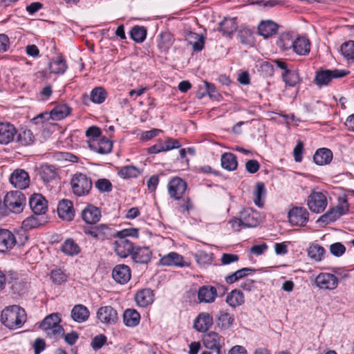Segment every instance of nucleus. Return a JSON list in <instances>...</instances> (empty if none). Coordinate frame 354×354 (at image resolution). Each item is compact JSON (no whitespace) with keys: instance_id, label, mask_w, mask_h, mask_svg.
Listing matches in <instances>:
<instances>
[{"instance_id":"nucleus-55","label":"nucleus","mask_w":354,"mask_h":354,"mask_svg":"<svg viewBox=\"0 0 354 354\" xmlns=\"http://www.w3.org/2000/svg\"><path fill=\"white\" fill-rule=\"evenodd\" d=\"M41 225V221L39 219L37 215H34L26 218L22 222V228L25 230H30L36 228Z\"/></svg>"},{"instance_id":"nucleus-16","label":"nucleus","mask_w":354,"mask_h":354,"mask_svg":"<svg viewBox=\"0 0 354 354\" xmlns=\"http://www.w3.org/2000/svg\"><path fill=\"white\" fill-rule=\"evenodd\" d=\"M131 276V270L129 267L124 264L115 266L112 272V277L113 279L120 284L127 283L130 280Z\"/></svg>"},{"instance_id":"nucleus-50","label":"nucleus","mask_w":354,"mask_h":354,"mask_svg":"<svg viewBox=\"0 0 354 354\" xmlns=\"http://www.w3.org/2000/svg\"><path fill=\"white\" fill-rule=\"evenodd\" d=\"M90 96L93 103L102 104L106 98V92L102 87H95L91 91Z\"/></svg>"},{"instance_id":"nucleus-17","label":"nucleus","mask_w":354,"mask_h":354,"mask_svg":"<svg viewBox=\"0 0 354 354\" xmlns=\"http://www.w3.org/2000/svg\"><path fill=\"white\" fill-rule=\"evenodd\" d=\"M239 216L245 227H255L260 223L259 213L251 209H243Z\"/></svg>"},{"instance_id":"nucleus-23","label":"nucleus","mask_w":354,"mask_h":354,"mask_svg":"<svg viewBox=\"0 0 354 354\" xmlns=\"http://www.w3.org/2000/svg\"><path fill=\"white\" fill-rule=\"evenodd\" d=\"M82 218L88 224H95L101 218V212L99 208L89 205L82 211Z\"/></svg>"},{"instance_id":"nucleus-39","label":"nucleus","mask_w":354,"mask_h":354,"mask_svg":"<svg viewBox=\"0 0 354 354\" xmlns=\"http://www.w3.org/2000/svg\"><path fill=\"white\" fill-rule=\"evenodd\" d=\"M219 25L220 31L224 35H230L237 30L236 18H225Z\"/></svg>"},{"instance_id":"nucleus-13","label":"nucleus","mask_w":354,"mask_h":354,"mask_svg":"<svg viewBox=\"0 0 354 354\" xmlns=\"http://www.w3.org/2000/svg\"><path fill=\"white\" fill-rule=\"evenodd\" d=\"M113 248L118 256L125 258L131 254L134 246L133 243L129 239H123L120 237H118V239L113 243Z\"/></svg>"},{"instance_id":"nucleus-48","label":"nucleus","mask_w":354,"mask_h":354,"mask_svg":"<svg viewBox=\"0 0 354 354\" xmlns=\"http://www.w3.org/2000/svg\"><path fill=\"white\" fill-rule=\"evenodd\" d=\"M340 52L347 60H354V41L350 40L343 43L340 46Z\"/></svg>"},{"instance_id":"nucleus-18","label":"nucleus","mask_w":354,"mask_h":354,"mask_svg":"<svg viewBox=\"0 0 354 354\" xmlns=\"http://www.w3.org/2000/svg\"><path fill=\"white\" fill-rule=\"evenodd\" d=\"M29 205L35 215L44 214L47 210V201L41 194H33L29 200Z\"/></svg>"},{"instance_id":"nucleus-45","label":"nucleus","mask_w":354,"mask_h":354,"mask_svg":"<svg viewBox=\"0 0 354 354\" xmlns=\"http://www.w3.org/2000/svg\"><path fill=\"white\" fill-rule=\"evenodd\" d=\"M62 251L68 256H73L79 254L80 249L73 239H68L62 244Z\"/></svg>"},{"instance_id":"nucleus-20","label":"nucleus","mask_w":354,"mask_h":354,"mask_svg":"<svg viewBox=\"0 0 354 354\" xmlns=\"http://www.w3.org/2000/svg\"><path fill=\"white\" fill-rule=\"evenodd\" d=\"M15 235L8 230H0V252H5L10 250L16 244Z\"/></svg>"},{"instance_id":"nucleus-25","label":"nucleus","mask_w":354,"mask_h":354,"mask_svg":"<svg viewBox=\"0 0 354 354\" xmlns=\"http://www.w3.org/2000/svg\"><path fill=\"white\" fill-rule=\"evenodd\" d=\"M213 319L207 313H200L194 321V326L199 332L207 331L212 325Z\"/></svg>"},{"instance_id":"nucleus-52","label":"nucleus","mask_w":354,"mask_h":354,"mask_svg":"<svg viewBox=\"0 0 354 354\" xmlns=\"http://www.w3.org/2000/svg\"><path fill=\"white\" fill-rule=\"evenodd\" d=\"M140 174V171L137 167L131 165L123 167L118 171V175L123 178H136Z\"/></svg>"},{"instance_id":"nucleus-29","label":"nucleus","mask_w":354,"mask_h":354,"mask_svg":"<svg viewBox=\"0 0 354 354\" xmlns=\"http://www.w3.org/2000/svg\"><path fill=\"white\" fill-rule=\"evenodd\" d=\"M39 174L44 183H48L57 177V169L52 165H42L39 167Z\"/></svg>"},{"instance_id":"nucleus-32","label":"nucleus","mask_w":354,"mask_h":354,"mask_svg":"<svg viewBox=\"0 0 354 354\" xmlns=\"http://www.w3.org/2000/svg\"><path fill=\"white\" fill-rule=\"evenodd\" d=\"M136 301L141 307H146L153 301V293L151 289H143L136 295Z\"/></svg>"},{"instance_id":"nucleus-41","label":"nucleus","mask_w":354,"mask_h":354,"mask_svg":"<svg viewBox=\"0 0 354 354\" xmlns=\"http://www.w3.org/2000/svg\"><path fill=\"white\" fill-rule=\"evenodd\" d=\"M254 271V269L249 268H243L236 270L232 274L225 277V281L227 283L232 284L239 281V279L248 276Z\"/></svg>"},{"instance_id":"nucleus-64","label":"nucleus","mask_w":354,"mask_h":354,"mask_svg":"<svg viewBox=\"0 0 354 354\" xmlns=\"http://www.w3.org/2000/svg\"><path fill=\"white\" fill-rule=\"evenodd\" d=\"M239 257L237 254L223 253L221 261L223 265H228L234 262H237Z\"/></svg>"},{"instance_id":"nucleus-22","label":"nucleus","mask_w":354,"mask_h":354,"mask_svg":"<svg viewBox=\"0 0 354 354\" xmlns=\"http://www.w3.org/2000/svg\"><path fill=\"white\" fill-rule=\"evenodd\" d=\"M203 344L207 349L214 350L216 354H221V337L218 333L209 332L203 337Z\"/></svg>"},{"instance_id":"nucleus-38","label":"nucleus","mask_w":354,"mask_h":354,"mask_svg":"<svg viewBox=\"0 0 354 354\" xmlns=\"http://www.w3.org/2000/svg\"><path fill=\"white\" fill-rule=\"evenodd\" d=\"M186 39L192 46L194 51H201L203 48L205 40L203 35L190 32Z\"/></svg>"},{"instance_id":"nucleus-60","label":"nucleus","mask_w":354,"mask_h":354,"mask_svg":"<svg viewBox=\"0 0 354 354\" xmlns=\"http://www.w3.org/2000/svg\"><path fill=\"white\" fill-rule=\"evenodd\" d=\"M106 342V337L104 335H98L95 336L91 343V346L93 350L97 351L100 349Z\"/></svg>"},{"instance_id":"nucleus-31","label":"nucleus","mask_w":354,"mask_h":354,"mask_svg":"<svg viewBox=\"0 0 354 354\" xmlns=\"http://www.w3.org/2000/svg\"><path fill=\"white\" fill-rule=\"evenodd\" d=\"M140 315L139 313L134 310L128 308L123 313V322L128 327H135L140 323Z\"/></svg>"},{"instance_id":"nucleus-40","label":"nucleus","mask_w":354,"mask_h":354,"mask_svg":"<svg viewBox=\"0 0 354 354\" xmlns=\"http://www.w3.org/2000/svg\"><path fill=\"white\" fill-rule=\"evenodd\" d=\"M234 315L226 312V311H220L216 322L217 325L223 329L229 328L234 322Z\"/></svg>"},{"instance_id":"nucleus-15","label":"nucleus","mask_w":354,"mask_h":354,"mask_svg":"<svg viewBox=\"0 0 354 354\" xmlns=\"http://www.w3.org/2000/svg\"><path fill=\"white\" fill-rule=\"evenodd\" d=\"M57 214L63 220L71 221L74 218L75 209L73 203L67 199L61 201L57 207Z\"/></svg>"},{"instance_id":"nucleus-19","label":"nucleus","mask_w":354,"mask_h":354,"mask_svg":"<svg viewBox=\"0 0 354 354\" xmlns=\"http://www.w3.org/2000/svg\"><path fill=\"white\" fill-rule=\"evenodd\" d=\"M90 149L100 154H107L112 150V142L106 138H100L98 140H89Z\"/></svg>"},{"instance_id":"nucleus-6","label":"nucleus","mask_w":354,"mask_h":354,"mask_svg":"<svg viewBox=\"0 0 354 354\" xmlns=\"http://www.w3.org/2000/svg\"><path fill=\"white\" fill-rule=\"evenodd\" d=\"M327 204L326 195L322 192L313 190L308 197V207L314 213L319 214L324 212Z\"/></svg>"},{"instance_id":"nucleus-46","label":"nucleus","mask_w":354,"mask_h":354,"mask_svg":"<svg viewBox=\"0 0 354 354\" xmlns=\"http://www.w3.org/2000/svg\"><path fill=\"white\" fill-rule=\"evenodd\" d=\"M131 38L137 43H142L146 38L147 30L143 26H136L130 31Z\"/></svg>"},{"instance_id":"nucleus-2","label":"nucleus","mask_w":354,"mask_h":354,"mask_svg":"<svg viewBox=\"0 0 354 354\" xmlns=\"http://www.w3.org/2000/svg\"><path fill=\"white\" fill-rule=\"evenodd\" d=\"M61 320L59 313H52L44 318L40 327L50 337L58 338L64 332V328L59 324Z\"/></svg>"},{"instance_id":"nucleus-5","label":"nucleus","mask_w":354,"mask_h":354,"mask_svg":"<svg viewBox=\"0 0 354 354\" xmlns=\"http://www.w3.org/2000/svg\"><path fill=\"white\" fill-rule=\"evenodd\" d=\"M349 73V71L340 69H320L316 72L315 83L322 86L328 85L334 79L342 78Z\"/></svg>"},{"instance_id":"nucleus-27","label":"nucleus","mask_w":354,"mask_h":354,"mask_svg":"<svg viewBox=\"0 0 354 354\" xmlns=\"http://www.w3.org/2000/svg\"><path fill=\"white\" fill-rule=\"evenodd\" d=\"M89 310L82 304L75 305L71 310L72 319L78 323H82L86 321L89 317Z\"/></svg>"},{"instance_id":"nucleus-4","label":"nucleus","mask_w":354,"mask_h":354,"mask_svg":"<svg viewBox=\"0 0 354 354\" xmlns=\"http://www.w3.org/2000/svg\"><path fill=\"white\" fill-rule=\"evenodd\" d=\"M3 205L10 212L19 214L26 205V197L19 191L10 192L5 196Z\"/></svg>"},{"instance_id":"nucleus-3","label":"nucleus","mask_w":354,"mask_h":354,"mask_svg":"<svg viewBox=\"0 0 354 354\" xmlns=\"http://www.w3.org/2000/svg\"><path fill=\"white\" fill-rule=\"evenodd\" d=\"M73 193L77 196L87 195L92 188V180L85 174L76 173L71 180Z\"/></svg>"},{"instance_id":"nucleus-51","label":"nucleus","mask_w":354,"mask_h":354,"mask_svg":"<svg viewBox=\"0 0 354 354\" xmlns=\"http://www.w3.org/2000/svg\"><path fill=\"white\" fill-rule=\"evenodd\" d=\"M96 231V240L104 241L109 239L112 236L111 229L106 225L101 224L95 226Z\"/></svg>"},{"instance_id":"nucleus-42","label":"nucleus","mask_w":354,"mask_h":354,"mask_svg":"<svg viewBox=\"0 0 354 354\" xmlns=\"http://www.w3.org/2000/svg\"><path fill=\"white\" fill-rule=\"evenodd\" d=\"M325 253V249L317 243L311 244L308 249V254L309 257L316 261H322Z\"/></svg>"},{"instance_id":"nucleus-28","label":"nucleus","mask_w":354,"mask_h":354,"mask_svg":"<svg viewBox=\"0 0 354 354\" xmlns=\"http://www.w3.org/2000/svg\"><path fill=\"white\" fill-rule=\"evenodd\" d=\"M160 263L162 266H185L183 257L176 252H170L168 254L163 256L160 259Z\"/></svg>"},{"instance_id":"nucleus-11","label":"nucleus","mask_w":354,"mask_h":354,"mask_svg":"<svg viewBox=\"0 0 354 354\" xmlns=\"http://www.w3.org/2000/svg\"><path fill=\"white\" fill-rule=\"evenodd\" d=\"M315 284L321 289L334 290L337 286L338 279L333 274L323 272L316 277Z\"/></svg>"},{"instance_id":"nucleus-61","label":"nucleus","mask_w":354,"mask_h":354,"mask_svg":"<svg viewBox=\"0 0 354 354\" xmlns=\"http://www.w3.org/2000/svg\"><path fill=\"white\" fill-rule=\"evenodd\" d=\"M117 237H120L123 239H127V237L138 238V230L136 228L124 229L118 232Z\"/></svg>"},{"instance_id":"nucleus-30","label":"nucleus","mask_w":354,"mask_h":354,"mask_svg":"<svg viewBox=\"0 0 354 354\" xmlns=\"http://www.w3.org/2000/svg\"><path fill=\"white\" fill-rule=\"evenodd\" d=\"M333 158L332 151L326 148H322L315 152L313 160L318 165H324L330 162Z\"/></svg>"},{"instance_id":"nucleus-47","label":"nucleus","mask_w":354,"mask_h":354,"mask_svg":"<svg viewBox=\"0 0 354 354\" xmlns=\"http://www.w3.org/2000/svg\"><path fill=\"white\" fill-rule=\"evenodd\" d=\"M67 66L66 62L61 57L53 60L49 64V69L50 73L55 74H63Z\"/></svg>"},{"instance_id":"nucleus-58","label":"nucleus","mask_w":354,"mask_h":354,"mask_svg":"<svg viewBox=\"0 0 354 354\" xmlns=\"http://www.w3.org/2000/svg\"><path fill=\"white\" fill-rule=\"evenodd\" d=\"M239 36L242 44H250L253 41L252 31L249 28L241 30Z\"/></svg>"},{"instance_id":"nucleus-54","label":"nucleus","mask_w":354,"mask_h":354,"mask_svg":"<svg viewBox=\"0 0 354 354\" xmlns=\"http://www.w3.org/2000/svg\"><path fill=\"white\" fill-rule=\"evenodd\" d=\"M213 254L204 250H198L195 253L196 262L200 265L210 264L213 260Z\"/></svg>"},{"instance_id":"nucleus-12","label":"nucleus","mask_w":354,"mask_h":354,"mask_svg":"<svg viewBox=\"0 0 354 354\" xmlns=\"http://www.w3.org/2000/svg\"><path fill=\"white\" fill-rule=\"evenodd\" d=\"M97 317L104 324H114L118 319L117 311L110 306L100 307L97 312Z\"/></svg>"},{"instance_id":"nucleus-21","label":"nucleus","mask_w":354,"mask_h":354,"mask_svg":"<svg viewBox=\"0 0 354 354\" xmlns=\"http://www.w3.org/2000/svg\"><path fill=\"white\" fill-rule=\"evenodd\" d=\"M17 134L15 127L10 123H0V144L7 145L12 142Z\"/></svg>"},{"instance_id":"nucleus-43","label":"nucleus","mask_w":354,"mask_h":354,"mask_svg":"<svg viewBox=\"0 0 354 354\" xmlns=\"http://www.w3.org/2000/svg\"><path fill=\"white\" fill-rule=\"evenodd\" d=\"M34 140L35 136L30 129L20 130L17 137V142L23 146H28L32 144Z\"/></svg>"},{"instance_id":"nucleus-53","label":"nucleus","mask_w":354,"mask_h":354,"mask_svg":"<svg viewBox=\"0 0 354 354\" xmlns=\"http://www.w3.org/2000/svg\"><path fill=\"white\" fill-rule=\"evenodd\" d=\"M295 39L289 34L282 35L277 42V45L283 50L293 49Z\"/></svg>"},{"instance_id":"nucleus-9","label":"nucleus","mask_w":354,"mask_h":354,"mask_svg":"<svg viewBox=\"0 0 354 354\" xmlns=\"http://www.w3.org/2000/svg\"><path fill=\"white\" fill-rule=\"evenodd\" d=\"M309 214L303 207H295L288 212V218L291 224L298 226H304L308 221Z\"/></svg>"},{"instance_id":"nucleus-14","label":"nucleus","mask_w":354,"mask_h":354,"mask_svg":"<svg viewBox=\"0 0 354 354\" xmlns=\"http://www.w3.org/2000/svg\"><path fill=\"white\" fill-rule=\"evenodd\" d=\"M10 182L17 188L26 189L30 183L28 174L23 169H16L12 173Z\"/></svg>"},{"instance_id":"nucleus-62","label":"nucleus","mask_w":354,"mask_h":354,"mask_svg":"<svg viewBox=\"0 0 354 354\" xmlns=\"http://www.w3.org/2000/svg\"><path fill=\"white\" fill-rule=\"evenodd\" d=\"M50 278L54 283L57 284H61L66 280V274L60 269L52 270Z\"/></svg>"},{"instance_id":"nucleus-33","label":"nucleus","mask_w":354,"mask_h":354,"mask_svg":"<svg viewBox=\"0 0 354 354\" xmlns=\"http://www.w3.org/2000/svg\"><path fill=\"white\" fill-rule=\"evenodd\" d=\"M293 51L299 55H306L310 50L309 40L303 37H299L295 39Z\"/></svg>"},{"instance_id":"nucleus-7","label":"nucleus","mask_w":354,"mask_h":354,"mask_svg":"<svg viewBox=\"0 0 354 354\" xmlns=\"http://www.w3.org/2000/svg\"><path fill=\"white\" fill-rule=\"evenodd\" d=\"M341 203L330 208L325 214L319 217L317 222L328 224L338 219L341 216L346 214L348 211V204L346 198H343Z\"/></svg>"},{"instance_id":"nucleus-49","label":"nucleus","mask_w":354,"mask_h":354,"mask_svg":"<svg viewBox=\"0 0 354 354\" xmlns=\"http://www.w3.org/2000/svg\"><path fill=\"white\" fill-rule=\"evenodd\" d=\"M265 185L262 182H258L256 184V189L254 192V202L258 207H261L263 205L262 198L266 195Z\"/></svg>"},{"instance_id":"nucleus-63","label":"nucleus","mask_w":354,"mask_h":354,"mask_svg":"<svg viewBox=\"0 0 354 354\" xmlns=\"http://www.w3.org/2000/svg\"><path fill=\"white\" fill-rule=\"evenodd\" d=\"M59 337H63L64 341L71 346L74 345L79 338V334L75 331H72L67 334L63 333V335H59Z\"/></svg>"},{"instance_id":"nucleus-1","label":"nucleus","mask_w":354,"mask_h":354,"mask_svg":"<svg viewBox=\"0 0 354 354\" xmlns=\"http://www.w3.org/2000/svg\"><path fill=\"white\" fill-rule=\"evenodd\" d=\"M1 323L10 329H16L22 326L26 321L25 310L18 306H11L2 310Z\"/></svg>"},{"instance_id":"nucleus-8","label":"nucleus","mask_w":354,"mask_h":354,"mask_svg":"<svg viewBox=\"0 0 354 354\" xmlns=\"http://www.w3.org/2000/svg\"><path fill=\"white\" fill-rule=\"evenodd\" d=\"M187 189V183L182 178L176 177L168 183V192L171 198L180 200Z\"/></svg>"},{"instance_id":"nucleus-10","label":"nucleus","mask_w":354,"mask_h":354,"mask_svg":"<svg viewBox=\"0 0 354 354\" xmlns=\"http://www.w3.org/2000/svg\"><path fill=\"white\" fill-rule=\"evenodd\" d=\"M218 297L217 289L215 286L205 285L198 288L197 297L199 303L212 304Z\"/></svg>"},{"instance_id":"nucleus-35","label":"nucleus","mask_w":354,"mask_h":354,"mask_svg":"<svg viewBox=\"0 0 354 354\" xmlns=\"http://www.w3.org/2000/svg\"><path fill=\"white\" fill-rule=\"evenodd\" d=\"M221 162L222 167L228 171H234L238 166L236 157L232 153H224L221 156Z\"/></svg>"},{"instance_id":"nucleus-56","label":"nucleus","mask_w":354,"mask_h":354,"mask_svg":"<svg viewBox=\"0 0 354 354\" xmlns=\"http://www.w3.org/2000/svg\"><path fill=\"white\" fill-rule=\"evenodd\" d=\"M160 142L162 145L163 151L180 147V144L178 140L171 138H167L165 140H160Z\"/></svg>"},{"instance_id":"nucleus-24","label":"nucleus","mask_w":354,"mask_h":354,"mask_svg":"<svg viewBox=\"0 0 354 354\" xmlns=\"http://www.w3.org/2000/svg\"><path fill=\"white\" fill-rule=\"evenodd\" d=\"M131 255L134 262L137 263H147L151 259V252L147 247H134Z\"/></svg>"},{"instance_id":"nucleus-36","label":"nucleus","mask_w":354,"mask_h":354,"mask_svg":"<svg viewBox=\"0 0 354 354\" xmlns=\"http://www.w3.org/2000/svg\"><path fill=\"white\" fill-rule=\"evenodd\" d=\"M71 109L66 104H61L55 106L54 109L50 111V117L53 120H59L71 113Z\"/></svg>"},{"instance_id":"nucleus-37","label":"nucleus","mask_w":354,"mask_h":354,"mask_svg":"<svg viewBox=\"0 0 354 354\" xmlns=\"http://www.w3.org/2000/svg\"><path fill=\"white\" fill-rule=\"evenodd\" d=\"M173 36L169 32H162L158 36V47L162 52H167L173 44Z\"/></svg>"},{"instance_id":"nucleus-26","label":"nucleus","mask_w":354,"mask_h":354,"mask_svg":"<svg viewBox=\"0 0 354 354\" xmlns=\"http://www.w3.org/2000/svg\"><path fill=\"white\" fill-rule=\"evenodd\" d=\"M225 301L230 306L235 308L244 304V295L240 290L234 289L227 294Z\"/></svg>"},{"instance_id":"nucleus-57","label":"nucleus","mask_w":354,"mask_h":354,"mask_svg":"<svg viewBox=\"0 0 354 354\" xmlns=\"http://www.w3.org/2000/svg\"><path fill=\"white\" fill-rule=\"evenodd\" d=\"M95 187L100 192H109L112 190L111 183L106 178H101L95 182Z\"/></svg>"},{"instance_id":"nucleus-34","label":"nucleus","mask_w":354,"mask_h":354,"mask_svg":"<svg viewBox=\"0 0 354 354\" xmlns=\"http://www.w3.org/2000/svg\"><path fill=\"white\" fill-rule=\"evenodd\" d=\"M278 26L274 22L267 21L261 22L258 26L259 35L268 38L277 32Z\"/></svg>"},{"instance_id":"nucleus-44","label":"nucleus","mask_w":354,"mask_h":354,"mask_svg":"<svg viewBox=\"0 0 354 354\" xmlns=\"http://www.w3.org/2000/svg\"><path fill=\"white\" fill-rule=\"evenodd\" d=\"M282 77L286 84L290 86H295L300 81L298 72L289 69H286V71H283Z\"/></svg>"},{"instance_id":"nucleus-59","label":"nucleus","mask_w":354,"mask_h":354,"mask_svg":"<svg viewBox=\"0 0 354 354\" xmlns=\"http://www.w3.org/2000/svg\"><path fill=\"white\" fill-rule=\"evenodd\" d=\"M329 250L333 256L339 257L345 253L346 248L342 243L337 242L331 244Z\"/></svg>"}]
</instances>
